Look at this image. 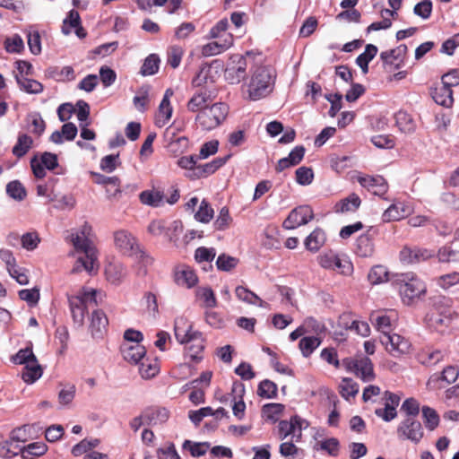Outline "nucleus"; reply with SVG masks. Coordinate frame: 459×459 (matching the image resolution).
I'll return each mask as SVG.
<instances>
[{"mask_svg": "<svg viewBox=\"0 0 459 459\" xmlns=\"http://www.w3.org/2000/svg\"><path fill=\"white\" fill-rule=\"evenodd\" d=\"M384 408L376 409L375 413L385 421H391L397 416L396 408L400 403V396L389 391L385 392L382 398Z\"/></svg>", "mask_w": 459, "mask_h": 459, "instance_id": "obj_15", "label": "nucleus"}, {"mask_svg": "<svg viewBox=\"0 0 459 459\" xmlns=\"http://www.w3.org/2000/svg\"><path fill=\"white\" fill-rule=\"evenodd\" d=\"M331 270L335 271L340 274L349 276L353 273V264L346 255H339Z\"/></svg>", "mask_w": 459, "mask_h": 459, "instance_id": "obj_52", "label": "nucleus"}, {"mask_svg": "<svg viewBox=\"0 0 459 459\" xmlns=\"http://www.w3.org/2000/svg\"><path fill=\"white\" fill-rule=\"evenodd\" d=\"M120 350L125 360L132 364L141 362L146 353L144 346L137 342H123Z\"/></svg>", "mask_w": 459, "mask_h": 459, "instance_id": "obj_20", "label": "nucleus"}, {"mask_svg": "<svg viewBox=\"0 0 459 459\" xmlns=\"http://www.w3.org/2000/svg\"><path fill=\"white\" fill-rule=\"evenodd\" d=\"M443 359L444 355L440 351H428L420 355V361L426 366H435Z\"/></svg>", "mask_w": 459, "mask_h": 459, "instance_id": "obj_64", "label": "nucleus"}, {"mask_svg": "<svg viewBox=\"0 0 459 459\" xmlns=\"http://www.w3.org/2000/svg\"><path fill=\"white\" fill-rule=\"evenodd\" d=\"M213 209L205 200H203L195 214V218L200 222L208 223L213 218Z\"/></svg>", "mask_w": 459, "mask_h": 459, "instance_id": "obj_56", "label": "nucleus"}, {"mask_svg": "<svg viewBox=\"0 0 459 459\" xmlns=\"http://www.w3.org/2000/svg\"><path fill=\"white\" fill-rule=\"evenodd\" d=\"M304 421L298 416H293L290 420H281L278 424V437L281 440L286 439L291 436V439L295 442H299L301 439V430L304 427Z\"/></svg>", "mask_w": 459, "mask_h": 459, "instance_id": "obj_8", "label": "nucleus"}, {"mask_svg": "<svg viewBox=\"0 0 459 459\" xmlns=\"http://www.w3.org/2000/svg\"><path fill=\"white\" fill-rule=\"evenodd\" d=\"M81 25L80 15L77 11L71 10L67 17L64 20L62 32L65 35L71 33L73 29H77Z\"/></svg>", "mask_w": 459, "mask_h": 459, "instance_id": "obj_54", "label": "nucleus"}, {"mask_svg": "<svg viewBox=\"0 0 459 459\" xmlns=\"http://www.w3.org/2000/svg\"><path fill=\"white\" fill-rule=\"evenodd\" d=\"M195 299L200 306L205 309L217 307V299L214 291L209 286H201L195 290Z\"/></svg>", "mask_w": 459, "mask_h": 459, "instance_id": "obj_29", "label": "nucleus"}, {"mask_svg": "<svg viewBox=\"0 0 459 459\" xmlns=\"http://www.w3.org/2000/svg\"><path fill=\"white\" fill-rule=\"evenodd\" d=\"M235 294L239 300L247 304L258 306L261 307L265 306V302L262 300L255 293L243 286H238L235 289Z\"/></svg>", "mask_w": 459, "mask_h": 459, "instance_id": "obj_38", "label": "nucleus"}, {"mask_svg": "<svg viewBox=\"0 0 459 459\" xmlns=\"http://www.w3.org/2000/svg\"><path fill=\"white\" fill-rule=\"evenodd\" d=\"M174 281L177 285L191 289L198 282L195 272L186 265H178L174 271Z\"/></svg>", "mask_w": 459, "mask_h": 459, "instance_id": "obj_19", "label": "nucleus"}, {"mask_svg": "<svg viewBox=\"0 0 459 459\" xmlns=\"http://www.w3.org/2000/svg\"><path fill=\"white\" fill-rule=\"evenodd\" d=\"M305 154V148L303 146H296L289 154L288 157L282 158L278 161L276 170L281 172L285 169L299 164Z\"/></svg>", "mask_w": 459, "mask_h": 459, "instance_id": "obj_32", "label": "nucleus"}, {"mask_svg": "<svg viewBox=\"0 0 459 459\" xmlns=\"http://www.w3.org/2000/svg\"><path fill=\"white\" fill-rule=\"evenodd\" d=\"M314 218V212L310 206L300 205L293 209L282 223L284 229L294 230L299 226L307 224Z\"/></svg>", "mask_w": 459, "mask_h": 459, "instance_id": "obj_7", "label": "nucleus"}, {"mask_svg": "<svg viewBox=\"0 0 459 459\" xmlns=\"http://www.w3.org/2000/svg\"><path fill=\"white\" fill-rule=\"evenodd\" d=\"M321 344V340L316 336L303 337L299 341V347L304 357L307 358Z\"/></svg>", "mask_w": 459, "mask_h": 459, "instance_id": "obj_48", "label": "nucleus"}, {"mask_svg": "<svg viewBox=\"0 0 459 459\" xmlns=\"http://www.w3.org/2000/svg\"><path fill=\"white\" fill-rule=\"evenodd\" d=\"M174 333L179 343H193L189 346V350L193 351L192 358H195L203 351L201 333L194 331L191 324L185 317H178L175 320Z\"/></svg>", "mask_w": 459, "mask_h": 459, "instance_id": "obj_5", "label": "nucleus"}, {"mask_svg": "<svg viewBox=\"0 0 459 459\" xmlns=\"http://www.w3.org/2000/svg\"><path fill=\"white\" fill-rule=\"evenodd\" d=\"M397 435L402 439L418 443L423 436L421 424L414 418L407 417L398 426Z\"/></svg>", "mask_w": 459, "mask_h": 459, "instance_id": "obj_11", "label": "nucleus"}, {"mask_svg": "<svg viewBox=\"0 0 459 459\" xmlns=\"http://www.w3.org/2000/svg\"><path fill=\"white\" fill-rule=\"evenodd\" d=\"M16 80L20 87L28 93L37 94L43 91L42 84L36 80L25 78L23 76H16Z\"/></svg>", "mask_w": 459, "mask_h": 459, "instance_id": "obj_51", "label": "nucleus"}, {"mask_svg": "<svg viewBox=\"0 0 459 459\" xmlns=\"http://www.w3.org/2000/svg\"><path fill=\"white\" fill-rule=\"evenodd\" d=\"M340 393L346 400L354 398L359 393V385L351 378H343L340 384Z\"/></svg>", "mask_w": 459, "mask_h": 459, "instance_id": "obj_49", "label": "nucleus"}, {"mask_svg": "<svg viewBox=\"0 0 459 459\" xmlns=\"http://www.w3.org/2000/svg\"><path fill=\"white\" fill-rule=\"evenodd\" d=\"M277 393V385L270 380H264L258 385L257 394L264 398H273Z\"/></svg>", "mask_w": 459, "mask_h": 459, "instance_id": "obj_62", "label": "nucleus"}, {"mask_svg": "<svg viewBox=\"0 0 459 459\" xmlns=\"http://www.w3.org/2000/svg\"><path fill=\"white\" fill-rule=\"evenodd\" d=\"M406 52V45L402 44L394 49L382 52L380 54V57L385 64L394 65L395 68H399L403 62Z\"/></svg>", "mask_w": 459, "mask_h": 459, "instance_id": "obj_28", "label": "nucleus"}, {"mask_svg": "<svg viewBox=\"0 0 459 459\" xmlns=\"http://www.w3.org/2000/svg\"><path fill=\"white\" fill-rule=\"evenodd\" d=\"M380 342L385 346L386 351L393 356H399L408 352L410 342L403 336L393 333L382 335Z\"/></svg>", "mask_w": 459, "mask_h": 459, "instance_id": "obj_14", "label": "nucleus"}, {"mask_svg": "<svg viewBox=\"0 0 459 459\" xmlns=\"http://www.w3.org/2000/svg\"><path fill=\"white\" fill-rule=\"evenodd\" d=\"M173 95L174 91L170 88L167 89L159 105L155 116V125L159 127L165 126L171 119L173 108L170 103V99Z\"/></svg>", "mask_w": 459, "mask_h": 459, "instance_id": "obj_17", "label": "nucleus"}, {"mask_svg": "<svg viewBox=\"0 0 459 459\" xmlns=\"http://www.w3.org/2000/svg\"><path fill=\"white\" fill-rule=\"evenodd\" d=\"M360 199L356 194L350 195L334 205L336 212H349L356 211L360 205Z\"/></svg>", "mask_w": 459, "mask_h": 459, "instance_id": "obj_41", "label": "nucleus"}, {"mask_svg": "<svg viewBox=\"0 0 459 459\" xmlns=\"http://www.w3.org/2000/svg\"><path fill=\"white\" fill-rule=\"evenodd\" d=\"M6 193L10 197L17 201H22L26 197V190L18 180H13L7 184Z\"/></svg>", "mask_w": 459, "mask_h": 459, "instance_id": "obj_55", "label": "nucleus"}, {"mask_svg": "<svg viewBox=\"0 0 459 459\" xmlns=\"http://www.w3.org/2000/svg\"><path fill=\"white\" fill-rule=\"evenodd\" d=\"M183 231V225L180 221H173L169 226L166 225V238L169 242L176 243Z\"/></svg>", "mask_w": 459, "mask_h": 459, "instance_id": "obj_63", "label": "nucleus"}, {"mask_svg": "<svg viewBox=\"0 0 459 459\" xmlns=\"http://www.w3.org/2000/svg\"><path fill=\"white\" fill-rule=\"evenodd\" d=\"M69 304L74 322L82 326L84 321L86 307L82 304V299L73 298L72 296L69 297Z\"/></svg>", "mask_w": 459, "mask_h": 459, "instance_id": "obj_42", "label": "nucleus"}, {"mask_svg": "<svg viewBox=\"0 0 459 459\" xmlns=\"http://www.w3.org/2000/svg\"><path fill=\"white\" fill-rule=\"evenodd\" d=\"M23 48V40L22 37L17 34L8 37L4 40V48L8 53H19Z\"/></svg>", "mask_w": 459, "mask_h": 459, "instance_id": "obj_61", "label": "nucleus"}, {"mask_svg": "<svg viewBox=\"0 0 459 459\" xmlns=\"http://www.w3.org/2000/svg\"><path fill=\"white\" fill-rule=\"evenodd\" d=\"M368 279L371 284L385 282L388 280V272L383 265H375L370 269Z\"/></svg>", "mask_w": 459, "mask_h": 459, "instance_id": "obj_53", "label": "nucleus"}, {"mask_svg": "<svg viewBox=\"0 0 459 459\" xmlns=\"http://www.w3.org/2000/svg\"><path fill=\"white\" fill-rule=\"evenodd\" d=\"M91 226L84 222L79 229L71 233V242L75 251L83 254V255L77 257L76 264L73 269L74 273L80 272L82 269L91 273L99 266L97 250L91 240Z\"/></svg>", "mask_w": 459, "mask_h": 459, "instance_id": "obj_1", "label": "nucleus"}, {"mask_svg": "<svg viewBox=\"0 0 459 459\" xmlns=\"http://www.w3.org/2000/svg\"><path fill=\"white\" fill-rule=\"evenodd\" d=\"M139 364V373L143 378L149 379L155 377L159 370V365L156 361H152L148 359H144L141 360Z\"/></svg>", "mask_w": 459, "mask_h": 459, "instance_id": "obj_46", "label": "nucleus"}, {"mask_svg": "<svg viewBox=\"0 0 459 459\" xmlns=\"http://www.w3.org/2000/svg\"><path fill=\"white\" fill-rule=\"evenodd\" d=\"M355 373L363 381H370L374 378L373 365L371 360L363 357L354 362Z\"/></svg>", "mask_w": 459, "mask_h": 459, "instance_id": "obj_35", "label": "nucleus"}, {"mask_svg": "<svg viewBox=\"0 0 459 459\" xmlns=\"http://www.w3.org/2000/svg\"><path fill=\"white\" fill-rule=\"evenodd\" d=\"M114 243L122 254L129 256L134 255L143 265L147 266L152 263V258L144 251L140 249L136 238L126 230H119L114 233Z\"/></svg>", "mask_w": 459, "mask_h": 459, "instance_id": "obj_4", "label": "nucleus"}, {"mask_svg": "<svg viewBox=\"0 0 459 459\" xmlns=\"http://www.w3.org/2000/svg\"><path fill=\"white\" fill-rule=\"evenodd\" d=\"M77 132L78 130L74 124L66 123L62 126L61 132L55 131L51 134L50 139L55 143H61L63 142V137L67 141H72L75 138Z\"/></svg>", "mask_w": 459, "mask_h": 459, "instance_id": "obj_40", "label": "nucleus"}, {"mask_svg": "<svg viewBox=\"0 0 459 459\" xmlns=\"http://www.w3.org/2000/svg\"><path fill=\"white\" fill-rule=\"evenodd\" d=\"M459 376V368L455 366H447L441 373L433 374L427 382V388L430 391L439 390L446 387V385L454 383Z\"/></svg>", "mask_w": 459, "mask_h": 459, "instance_id": "obj_10", "label": "nucleus"}, {"mask_svg": "<svg viewBox=\"0 0 459 459\" xmlns=\"http://www.w3.org/2000/svg\"><path fill=\"white\" fill-rule=\"evenodd\" d=\"M396 125L400 131L405 134H411L415 130V124L411 117L403 111H399L395 115Z\"/></svg>", "mask_w": 459, "mask_h": 459, "instance_id": "obj_45", "label": "nucleus"}, {"mask_svg": "<svg viewBox=\"0 0 459 459\" xmlns=\"http://www.w3.org/2000/svg\"><path fill=\"white\" fill-rule=\"evenodd\" d=\"M326 241V234L321 228H316L305 239V247L313 253L317 252Z\"/></svg>", "mask_w": 459, "mask_h": 459, "instance_id": "obj_30", "label": "nucleus"}, {"mask_svg": "<svg viewBox=\"0 0 459 459\" xmlns=\"http://www.w3.org/2000/svg\"><path fill=\"white\" fill-rule=\"evenodd\" d=\"M209 42L202 47L201 53L204 56H212L223 53L233 45V35L225 34L224 39Z\"/></svg>", "mask_w": 459, "mask_h": 459, "instance_id": "obj_21", "label": "nucleus"}, {"mask_svg": "<svg viewBox=\"0 0 459 459\" xmlns=\"http://www.w3.org/2000/svg\"><path fill=\"white\" fill-rule=\"evenodd\" d=\"M246 70L247 61L244 56L234 55L225 70V78L231 84L239 83L246 77Z\"/></svg>", "mask_w": 459, "mask_h": 459, "instance_id": "obj_12", "label": "nucleus"}, {"mask_svg": "<svg viewBox=\"0 0 459 459\" xmlns=\"http://www.w3.org/2000/svg\"><path fill=\"white\" fill-rule=\"evenodd\" d=\"M105 274L109 282L117 285L126 278L127 271L122 263L114 261L107 264L105 268Z\"/></svg>", "mask_w": 459, "mask_h": 459, "instance_id": "obj_27", "label": "nucleus"}, {"mask_svg": "<svg viewBox=\"0 0 459 459\" xmlns=\"http://www.w3.org/2000/svg\"><path fill=\"white\" fill-rule=\"evenodd\" d=\"M375 251L374 243L368 234L359 236L355 244V253L360 257H370Z\"/></svg>", "mask_w": 459, "mask_h": 459, "instance_id": "obj_36", "label": "nucleus"}, {"mask_svg": "<svg viewBox=\"0 0 459 459\" xmlns=\"http://www.w3.org/2000/svg\"><path fill=\"white\" fill-rule=\"evenodd\" d=\"M370 321L375 328L382 333L383 335L388 334L397 321V314L394 310L375 311L370 315Z\"/></svg>", "mask_w": 459, "mask_h": 459, "instance_id": "obj_13", "label": "nucleus"}, {"mask_svg": "<svg viewBox=\"0 0 459 459\" xmlns=\"http://www.w3.org/2000/svg\"><path fill=\"white\" fill-rule=\"evenodd\" d=\"M108 320L101 310H94L91 317L90 331L93 338H101L107 330Z\"/></svg>", "mask_w": 459, "mask_h": 459, "instance_id": "obj_25", "label": "nucleus"}, {"mask_svg": "<svg viewBox=\"0 0 459 459\" xmlns=\"http://www.w3.org/2000/svg\"><path fill=\"white\" fill-rule=\"evenodd\" d=\"M412 212V207L409 203L395 201L382 214L384 222L400 221Z\"/></svg>", "mask_w": 459, "mask_h": 459, "instance_id": "obj_18", "label": "nucleus"}, {"mask_svg": "<svg viewBox=\"0 0 459 459\" xmlns=\"http://www.w3.org/2000/svg\"><path fill=\"white\" fill-rule=\"evenodd\" d=\"M456 313L452 308V299L446 296H437L433 299L432 307L426 316L429 327L443 333L447 329Z\"/></svg>", "mask_w": 459, "mask_h": 459, "instance_id": "obj_2", "label": "nucleus"}, {"mask_svg": "<svg viewBox=\"0 0 459 459\" xmlns=\"http://www.w3.org/2000/svg\"><path fill=\"white\" fill-rule=\"evenodd\" d=\"M160 58L158 56L152 54L144 60L142 66V74L143 75H152L158 72Z\"/></svg>", "mask_w": 459, "mask_h": 459, "instance_id": "obj_59", "label": "nucleus"}, {"mask_svg": "<svg viewBox=\"0 0 459 459\" xmlns=\"http://www.w3.org/2000/svg\"><path fill=\"white\" fill-rule=\"evenodd\" d=\"M432 98L437 104L446 108H450L454 102L451 87L444 83L434 88L432 91Z\"/></svg>", "mask_w": 459, "mask_h": 459, "instance_id": "obj_31", "label": "nucleus"}, {"mask_svg": "<svg viewBox=\"0 0 459 459\" xmlns=\"http://www.w3.org/2000/svg\"><path fill=\"white\" fill-rule=\"evenodd\" d=\"M437 285L443 290H448L459 284V273L453 272L447 274L441 275L436 279Z\"/></svg>", "mask_w": 459, "mask_h": 459, "instance_id": "obj_57", "label": "nucleus"}, {"mask_svg": "<svg viewBox=\"0 0 459 459\" xmlns=\"http://www.w3.org/2000/svg\"><path fill=\"white\" fill-rule=\"evenodd\" d=\"M348 316H342L340 318V325L343 326L346 330L354 331L356 333L361 336H368L370 333V327L367 322L352 320L351 324L347 321Z\"/></svg>", "mask_w": 459, "mask_h": 459, "instance_id": "obj_37", "label": "nucleus"}, {"mask_svg": "<svg viewBox=\"0 0 459 459\" xmlns=\"http://www.w3.org/2000/svg\"><path fill=\"white\" fill-rule=\"evenodd\" d=\"M273 71L268 66H258L251 74L248 87V97L251 100H260L272 91Z\"/></svg>", "mask_w": 459, "mask_h": 459, "instance_id": "obj_3", "label": "nucleus"}, {"mask_svg": "<svg viewBox=\"0 0 459 459\" xmlns=\"http://www.w3.org/2000/svg\"><path fill=\"white\" fill-rule=\"evenodd\" d=\"M212 101L211 95L204 90H199L193 94L186 103V108L192 113H201Z\"/></svg>", "mask_w": 459, "mask_h": 459, "instance_id": "obj_23", "label": "nucleus"}, {"mask_svg": "<svg viewBox=\"0 0 459 459\" xmlns=\"http://www.w3.org/2000/svg\"><path fill=\"white\" fill-rule=\"evenodd\" d=\"M399 291L403 303L410 305L426 292V286L420 280L411 277L408 281H401Z\"/></svg>", "mask_w": 459, "mask_h": 459, "instance_id": "obj_9", "label": "nucleus"}, {"mask_svg": "<svg viewBox=\"0 0 459 459\" xmlns=\"http://www.w3.org/2000/svg\"><path fill=\"white\" fill-rule=\"evenodd\" d=\"M43 369L39 364L37 358L30 360V363L24 366L22 373V380L27 384H33L41 377Z\"/></svg>", "mask_w": 459, "mask_h": 459, "instance_id": "obj_34", "label": "nucleus"}, {"mask_svg": "<svg viewBox=\"0 0 459 459\" xmlns=\"http://www.w3.org/2000/svg\"><path fill=\"white\" fill-rule=\"evenodd\" d=\"M139 198L143 204L159 207L163 203L164 195L158 190H145L140 194Z\"/></svg>", "mask_w": 459, "mask_h": 459, "instance_id": "obj_43", "label": "nucleus"}, {"mask_svg": "<svg viewBox=\"0 0 459 459\" xmlns=\"http://www.w3.org/2000/svg\"><path fill=\"white\" fill-rule=\"evenodd\" d=\"M438 260L442 263L458 262L459 250L451 247H443L437 252Z\"/></svg>", "mask_w": 459, "mask_h": 459, "instance_id": "obj_60", "label": "nucleus"}, {"mask_svg": "<svg viewBox=\"0 0 459 459\" xmlns=\"http://www.w3.org/2000/svg\"><path fill=\"white\" fill-rule=\"evenodd\" d=\"M95 183L106 186V192L109 199L116 198L121 193L120 179L114 177H107L101 174H94Z\"/></svg>", "mask_w": 459, "mask_h": 459, "instance_id": "obj_26", "label": "nucleus"}, {"mask_svg": "<svg viewBox=\"0 0 459 459\" xmlns=\"http://www.w3.org/2000/svg\"><path fill=\"white\" fill-rule=\"evenodd\" d=\"M283 410L284 405L281 403H268L264 405L262 412L267 420L274 423L279 420Z\"/></svg>", "mask_w": 459, "mask_h": 459, "instance_id": "obj_47", "label": "nucleus"}, {"mask_svg": "<svg viewBox=\"0 0 459 459\" xmlns=\"http://www.w3.org/2000/svg\"><path fill=\"white\" fill-rule=\"evenodd\" d=\"M229 158L230 155L225 157H218L212 160L211 162L203 165H198V167L195 169L194 175H188V178L191 179H196L212 175L217 169L222 167L227 162Z\"/></svg>", "mask_w": 459, "mask_h": 459, "instance_id": "obj_24", "label": "nucleus"}, {"mask_svg": "<svg viewBox=\"0 0 459 459\" xmlns=\"http://www.w3.org/2000/svg\"><path fill=\"white\" fill-rule=\"evenodd\" d=\"M238 264V259L226 254H221L216 260L217 268L221 271L229 272L234 269Z\"/></svg>", "mask_w": 459, "mask_h": 459, "instance_id": "obj_58", "label": "nucleus"}, {"mask_svg": "<svg viewBox=\"0 0 459 459\" xmlns=\"http://www.w3.org/2000/svg\"><path fill=\"white\" fill-rule=\"evenodd\" d=\"M169 412L165 408L151 409L144 412L143 419L149 425H157L168 420Z\"/></svg>", "mask_w": 459, "mask_h": 459, "instance_id": "obj_39", "label": "nucleus"}, {"mask_svg": "<svg viewBox=\"0 0 459 459\" xmlns=\"http://www.w3.org/2000/svg\"><path fill=\"white\" fill-rule=\"evenodd\" d=\"M229 113L225 103L217 102L210 104L204 110L195 117L196 125L204 131H211L221 125Z\"/></svg>", "mask_w": 459, "mask_h": 459, "instance_id": "obj_6", "label": "nucleus"}, {"mask_svg": "<svg viewBox=\"0 0 459 459\" xmlns=\"http://www.w3.org/2000/svg\"><path fill=\"white\" fill-rule=\"evenodd\" d=\"M32 139L28 134H21L18 137L16 144L13 148V153L18 158L22 157L27 153L32 145Z\"/></svg>", "mask_w": 459, "mask_h": 459, "instance_id": "obj_50", "label": "nucleus"}, {"mask_svg": "<svg viewBox=\"0 0 459 459\" xmlns=\"http://www.w3.org/2000/svg\"><path fill=\"white\" fill-rule=\"evenodd\" d=\"M433 255L434 253L431 250L405 246L400 251V261L404 264H413L426 261Z\"/></svg>", "mask_w": 459, "mask_h": 459, "instance_id": "obj_16", "label": "nucleus"}, {"mask_svg": "<svg viewBox=\"0 0 459 459\" xmlns=\"http://www.w3.org/2000/svg\"><path fill=\"white\" fill-rule=\"evenodd\" d=\"M377 53V48L368 44L366 46L365 51L357 57L356 64L361 68L364 74L368 72V63L376 56Z\"/></svg>", "mask_w": 459, "mask_h": 459, "instance_id": "obj_44", "label": "nucleus"}, {"mask_svg": "<svg viewBox=\"0 0 459 459\" xmlns=\"http://www.w3.org/2000/svg\"><path fill=\"white\" fill-rule=\"evenodd\" d=\"M359 183L376 195H383L387 192L388 186L385 179L381 176H364L358 178Z\"/></svg>", "mask_w": 459, "mask_h": 459, "instance_id": "obj_22", "label": "nucleus"}, {"mask_svg": "<svg viewBox=\"0 0 459 459\" xmlns=\"http://www.w3.org/2000/svg\"><path fill=\"white\" fill-rule=\"evenodd\" d=\"M235 394L233 398L232 411L233 414L239 420L243 419L246 410V404L242 399L245 392L244 385L239 383H234L231 389Z\"/></svg>", "mask_w": 459, "mask_h": 459, "instance_id": "obj_33", "label": "nucleus"}]
</instances>
